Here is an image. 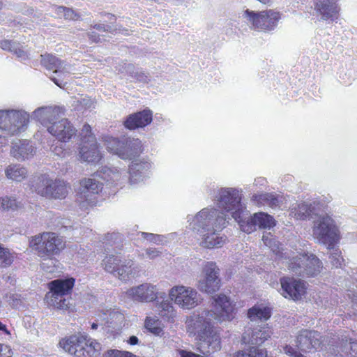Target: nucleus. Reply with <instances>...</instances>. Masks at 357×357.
I'll return each instance as SVG.
<instances>
[{
    "label": "nucleus",
    "instance_id": "obj_1",
    "mask_svg": "<svg viewBox=\"0 0 357 357\" xmlns=\"http://www.w3.org/2000/svg\"><path fill=\"white\" fill-rule=\"evenodd\" d=\"M211 310L197 311L187 317L186 331L197 341V349L204 355H210L221 349L220 335L214 326L215 322L231 321L235 316V305L223 294L211 298Z\"/></svg>",
    "mask_w": 357,
    "mask_h": 357
},
{
    "label": "nucleus",
    "instance_id": "obj_2",
    "mask_svg": "<svg viewBox=\"0 0 357 357\" xmlns=\"http://www.w3.org/2000/svg\"><path fill=\"white\" fill-rule=\"evenodd\" d=\"M189 229L199 235L200 246L207 249L222 248L227 238L220 232L226 227L227 215L213 208H204L195 215L187 216Z\"/></svg>",
    "mask_w": 357,
    "mask_h": 357
},
{
    "label": "nucleus",
    "instance_id": "obj_3",
    "mask_svg": "<svg viewBox=\"0 0 357 357\" xmlns=\"http://www.w3.org/2000/svg\"><path fill=\"white\" fill-rule=\"evenodd\" d=\"M262 241L275 254L278 260L285 264L289 270L301 276L315 277L318 275L323 268L321 261L314 255H298L294 252L280 250V244L271 234L263 235Z\"/></svg>",
    "mask_w": 357,
    "mask_h": 357
},
{
    "label": "nucleus",
    "instance_id": "obj_4",
    "mask_svg": "<svg viewBox=\"0 0 357 357\" xmlns=\"http://www.w3.org/2000/svg\"><path fill=\"white\" fill-rule=\"evenodd\" d=\"M63 114L59 107H41L34 110L31 117L40 122L52 136L61 142H68L76 130L66 119H59Z\"/></svg>",
    "mask_w": 357,
    "mask_h": 357
},
{
    "label": "nucleus",
    "instance_id": "obj_5",
    "mask_svg": "<svg viewBox=\"0 0 357 357\" xmlns=\"http://www.w3.org/2000/svg\"><path fill=\"white\" fill-rule=\"evenodd\" d=\"M312 236L327 248H333L340 240V230L335 220L328 214L316 216L312 227Z\"/></svg>",
    "mask_w": 357,
    "mask_h": 357
},
{
    "label": "nucleus",
    "instance_id": "obj_6",
    "mask_svg": "<svg viewBox=\"0 0 357 357\" xmlns=\"http://www.w3.org/2000/svg\"><path fill=\"white\" fill-rule=\"evenodd\" d=\"M29 114L23 110L0 111V153L7 144L6 135H15L26 126Z\"/></svg>",
    "mask_w": 357,
    "mask_h": 357
},
{
    "label": "nucleus",
    "instance_id": "obj_7",
    "mask_svg": "<svg viewBox=\"0 0 357 357\" xmlns=\"http://www.w3.org/2000/svg\"><path fill=\"white\" fill-rule=\"evenodd\" d=\"M79 136L80 142L78 146V159L89 164L98 163L102 158V154L91 126L84 124Z\"/></svg>",
    "mask_w": 357,
    "mask_h": 357
},
{
    "label": "nucleus",
    "instance_id": "obj_8",
    "mask_svg": "<svg viewBox=\"0 0 357 357\" xmlns=\"http://www.w3.org/2000/svg\"><path fill=\"white\" fill-rule=\"evenodd\" d=\"M29 245L43 260L58 255L65 248L63 239L52 232L35 236L30 240Z\"/></svg>",
    "mask_w": 357,
    "mask_h": 357
},
{
    "label": "nucleus",
    "instance_id": "obj_9",
    "mask_svg": "<svg viewBox=\"0 0 357 357\" xmlns=\"http://www.w3.org/2000/svg\"><path fill=\"white\" fill-rule=\"evenodd\" d=\"M75 284L73 278L66 279H56L50 282V293L46 296L48 303L60 310L70 308V296Z\"/></svg>",
    "mask_w": 357,
    "mask_h": 357
},
{
    "label": "nucleus",
    "instance_id": "obj_10",
    "mask_svg": "<svg viewBox=\"0 0 357 357\" xmlns=\"http://www.w3.org/2000/svg\"><path fill=\"white\" fill-rule=\"evenodd\" d=\"M241 201V194L236 188H222L217 197V205L222 210L221 212L227 215V220L229 217L227 213H230L237 222L244 213Z\"/></svg>",
    "mask_w": 357,
    "mask_h": 357
},
{
    "label": "nucleus",
    "instance_id": "obj_11",
    "mask_svg": "<svg viewBox=\"0 0 357 357\" xmlns=\"http://www.w3.org/2000/svg\"><path fill=\"white\" fill-rule=\"evenodd\" d=\"M172 302L183 310H190L202 302V297L193 287L183 284L175 285L169 291Z\"/></svg>",
    "mask_w": 357,
    "mask_h": 357
},
{
    "label": "nucleus",
    "instance_id": "obj_12",
    "mask_svg": "<svg viewBox=\"0 0 357 357\" xmlns=\"http://www.w3.org/2000/svg\"><path fill=\"white\" fill-rule=\"evenodd\" d=\"M104 269L122 281H128L138 273V268L131 259L121 260L118 255L107 256L102 261Z\"/></svg>",
    "mask_w": 357,
    "mask_h": 357
},
{
    "label": "nucleus",
    "instance_id": "obj_13",
    "mask_svg": "<svg viewBox=\"0 0 357 357\" xmlns=\"http://www.w3.org/2000/svg\"><path fill=\"white\" fill-rule=\"evenodd\" d=\"M107 149L123 160H131L142 151V142L138 139L123 137L121 139L112 137L105 138Z\"/></svg>",
    "mask_w": 357,
    "mask_h": 357
},
{
    "label": "nucleus",
    "instance_id": "obj_14",
    "mask_svg": "<svg viewBox=\"0 0 357 357\" xmlns=\"http://www.w3.org/2000/svg\"><path fill=\"white\" fill-rule=\"evenodd\" d=\"M70 186L63 181L53 179L48 175H41L36 183V192L45 197L64 199L68 194Z\"/></svg>",
    "mask_w": 357,
    "mask_h": 357
},
{
    "label": "nucleus",
    "instance_id": "obj_15",
    "mask_svg": "<svg viewBox=\"0 0 357 357\" xmlns=\"http://www.w3.org/2000/svg\"><path fill=\"white\" fill-rule=\"evenodd\" d=\"M243 17L255 29L268 31L277 26L280 14L273 10L254 12L247 9L244 11Z\"/></svg>",
    "mask_w": 357,
    "mask_h": 357
},
{
    "label": "nucleus",
    "instance_id": "obj_16",
    "mask_svg": "<svg viewBox=\"0 0 357 357\" xmlns=\"http://www.w3.org/2000/svg\"><path fill=\"white\" fill-rule=\"evenodd\" d=\"M40 56L41 64L47 70H53L52 75L50 77L51 80L59 87L65 85L66 82H64V79L68 75L71 73L73 70L72 66L50 54H45L40 55Z\"/></svg>",
    "mask_w": 357,
    "mask_h": 357
},
{
    "label": "nucleus",
    "instance_id": "obj_17",
    "mask_svg": "<svg viewBox=\"0 0 357 357\" xmlns=\"http://www.w3.org/2000/svg\"><path fill=\"white\" fill-rule=\"evenodd\" d=\"M202 278L197 284L198 289L204 293L213 294L220 288L219 269L215 262L205 261L202 264Z\"/></svg>",
    "mask_w": 357,
    "mask_h": 357
},
{
    "label": "nucleus",
    "instance_id": "obj_18",
    "mask_svg": "<svg viewBox=\"0 0 357 357\" xmlns=\"http://www.w3.org/2000/svg\"><path fill=\"white\" fill-rule=\"evenodd\" d=\"M102 189V183L96 177L84 178L80 181V195L77 198L81 209L86 210L89 206L95 205L93 196Z\"/></svg>",
    "mask_w": 357,
    "mask_h": 357
},
{
    "label": "nucleus",
    "instance_id": "obj_19",
    "mask_svg": "<svg viewBox=\"0 0 357 357\" xmlns=\"http://www.w3.org/2000/svg\"><path fill=\"white\" fill-rule=\"evenodd\" d=\"M126 296L135 301L152 302L158 298H163L165 293L160 292L156 285L145 282L128 289Z\"/></svg>",
    "mask_w": 357,
    "mask_h": 357
},
{
    "label": "nucleus",
    "instance_id": "obj_20",
    "mask_svg": "<svg viewBox=\"0 0 357 357\" xmlns=\"http://www.w3.org/2000/svg\"><path fill=\"white\" fill-rule=\"evenodd\" d=\"M241 229L250 234L259 228H271L275 225L273 218L265 213H256L252 217L245 218L244 213L238 220Z\"/></svg>",
    "mask_w": 357,
    "mask_h": 357
},
{
    "label": "nucleus",
    "instance_id": "obj_21",
    "mask_svg": "<svg viewBox=\"0 0 357 357\" xmlns=\"http://www.w3.org/2000/svg\"><path fill=\"white\" fill-rule=\"evenodd\" d=\"M280 294L286 298L300 300L306 291V284L300 279L285 277L280 279Z\"/></svg>",
    "mask_w": 357,
    "mask_h": 357
},
{
    "label": "nucleus",
    "instance_id": "obj_22",
    "mask_svg": "<svg viewBox=\"0 0 357 357\" xmlns=\"http://www.w3.org/2000/svg\"><path fill=\"white\" fill-rule=\"evenodd\" d=\"M321 336L317 331L303 330L296 337V346L302 351L310 352L321 347Z\"/></svg>",
    "mask_w": 357,
    "mask_h": 357
},
{
    "label": "nucleus",
    "instance_id": "obj_23",
    "mask_svg": "<svg viewBox=\"0 0 357 357\" xmlns=\"http://www.w3.org/2000/svg\"><path fill=\"white\" fill-rule=\"evenodd\" d=\"M152 164L145 159H135L129 166V181L130 183H137L149 176Z\"/></svg>",
    "mask_w": 357,
    "mask_h": 357
},
{
    "label": "nucleus",
    "instance_id": "obj_24",
    "mask_svg": "<svg viewBox=\"0 0 357 357\" xmlns=\"http://www.w3.org/2000/svg\"><path fill=\"white\" fill-rule=\"evenodd\" d=\"M85 335H74L59 342V345L69 354L77 357L85 356Z\"/></svg>",
    "mask_w": 357,
    "mask_h": 357
},
{
    "label": "nucleus",
    "instance_id": "obj_25",
    "mask_svg": "<svg viewBox=\"0 0 357 357\" xmlns=\"http://www.w3.org/2000/svg\"><path fill=\"white\" fill-rule=\"evenodd\" d=\"M35 153V148L26 139H17L12 143L10 155L19 161L28 160L32 158Z\"/></svg>",
    "mask_w": 357,
    "mask_h": 357
},
{
    "label": "nucleus",
    "instance_id": "obj_26",
    "mask_svg": "<svg viewBox=\"0 0 357 357\" xmlns=\"http://www.w3.org/2000/svg\"><path fill=\"white\" fill-rule=\"evenodd\" d=\"M252 200L258 205H266L273 208H281L286 202L285 197L276 193L256 194L252 196Z\"/></svg>",
    "mask_w": 357,
    "mask_h": 357
},
{
    "label": "nucleus",
    "instance_id": "obj_27",
    "mask_svg": "<svg viewBox=\"0 0 357 357\" xmlns=\"http://www.w3.org/2000/svg\"><path fill=\"white\" fill-rule=\"evenodd\" d=\"M152 121V113L145 109L142 112L130 115L124 122L125 126L128 129L143 128L149 125Z\"/></svg>",
    "mask_w": 357,
    "mask_h": 357
},
{
    "label": "nucleus",
    "instance_id": "obj_28",
    "mask_svg": "<svg viewBox=\"0 0 357 357\" xmlns=\"http://www.w3.org/2000/svg\"><path fill=\"white\" fill-rule=\"evenodd\" d=\"M316 8L324 20H335L337 18L339 10L333 0H320L317 3Z\"/></svg>",
    "mask_w": 357,
    "mask_h": 357
},
{
    "label": "nucleus",
    "instance_id": "obj_29",
    "mask_svg": "<svg viewBox=\"0 0 357 357\" xmlns=\"http://www.w3.org/2000/svg\"><path fill=\"white\" fill-rule=\"evenodd\" d=\"M317 205L315 202L298 204L291 208V215L297 220H305L315 214Z\"/></svg>",
    "mask_w": 357,
    "mask_h": 357
},
{
    "label": "nucleus",
    "instance_id": "obj_30",
    "mask_svg": "<svg viewBox=\"0 0 357 357\" xmlns=\"http://www.w3.org/2000/svg\"><path fill=\"white\" fill-rule=\"evenodd\" d=\"M96 177H101L106 181V182L118 185L125 182L126 176L122 175V172L116 167H105L100 172L96 175Z\"/></svg>",
    "mask_w": 357,
    "mask_h": 357
},
{
    "label": "nucleus",
    "instance_id": "obj_31",
    "mask_svg": "<svg viewBox=\"0 0 357 357\" xmlns=\"http://www.w3.org/2000/svg\"><path fill=\"white\" fill-rule=\"evenodd\" d=\"M5 175L9 180L21 182L27 177L28 171L20 165L11 164L5 168Z\"/></svg>",
    "mask_w": 357,
    "mask_h": 357
},
{
    "label": "nucleus",
    "instance_id": "obj_32",
    "mask_svg": "<svg viewBox=\"0 0 357 357\" xmlns=\"http://www.w3.org/2000/svg\"><path fill=\"white\" fill-rule=\"evenodd\" d=\"M271 316V309L264 304H257L250 308L248 312V318L254 321L257 320L266 321Z\"/></svg>",
    "mask_w": 357,
    "mask_h": 357
},
{
    "label": "nucleus",
    "instance_id": "obj_33",
    "mask_svg": "<svg viewBox=\"0 0 357 357\" xmlns=\"http://www.w3.org/2000/svg\"><path fill=\"white\" fill-rule=\"evenodd\" d=\"M155 307L158 314L162 317L164 320L170 322H173L174 321V318L176 316V310L169 301L166 300L160 303L157 302L155 303Z\"/></svg>",
    "mask_w": 357,
    "mask_h": 357
},
{
    "label": "nucleus",
    "instance_id": "obj_34",
    "mask_svg": "<svg viewBox=\"0 0 357 357\" xmlns=\"http://www.w3.org/2000/svg\"><path fill=\"white\" fill-rule=\"evenodd\" d=\"M145 328L155 335L163 334V324L157 317L147 316L144 321Z\"/></svg>",
    "mask_w": 357,
    "mask_h": 357
},
{
    "label": "nucleus",
    "instance_id": "obj_35",
    "mask_svg": "<svg viewBox=\"0 0 357 357\" xmlns=\"http://www.w3.org/2000/svg\"><path fill=\"white\" fill-rule=\"evenodd\" d=\"M234 357H268L266 349L258 346H252L236 352Z\"/></svg>",
    "mask_w": 357,
    "mask_h": 357
},
{
    "label": "nucleus",
    "instance_id": "obj_36",
    "mask_svg": "<svg viewBox=\"0 0 357 357\" xmlns=\"http://www.w3.org/2000/svg\"><path fill=\"white\" fill-rule=\"evenodd\" d=\"M272 335V331L268 327L256 329L253 331L250 341L252 344H261L268 340Z\"/></svg>",
    "mask_w": 357,
    "mask_h": 357
},
{
    "label": "nucleus",
    "instance_id": "obj_37",
    "mask_svg": "<svg viewBox=\"0 0 357 357\" xmlns=\"http://www.w3.org/2000/svg\"><path fill=\"white\" fill-rule=\"evenodd\" d=\"M344 357H357V341L346 340L341 345V354Z\"/></svg>",
    "mask_w": 357,
    "mask_h": 357
},
{
    "label": "nucleus",
    "instance_id": "obj_38",
    "mask_svg": "<svg viewBox=\"0 0 357 357\" xmlns=\"http://www.w3.org/2000/svg\"><path fill=\"white\" fill-rule=\"evenodd\" d=\"M85 341L86 344H85L84 351L85 356H96L100 354L101 350V345L96 340L89 337L85 335Z\"/></svg>",
    "mask_w": 357,
    "mask_h": 357
},
{
    "label": "nucleus",
    "instance_id": "obj_39",
    "mask_svg": "<svg viewBox=\"0 0 357 357\" xmlns=\"http://www.w3.org/2000/svg\"><path fill=\"white\" fill-rule=\"evenodd\" d=\"M125 72L140 82H147L149 79L148 75L139 69H136L132 64H126Z\"/></svg>",
    "mask_w": 357,
    "mask_h": 357
},
{
    "label": "nucleus",
    "instance_id": "obj_40",
    "mask_svg": "<svg viewBox=\"0 0 357 357\" xmlns=\"http://www.w3.org/2000/svg\"><path fill=\"white\" fill-rule=\"evenodd\" d=\"M21 203L17 202L14 197H0V209L3 211L16 210L21 207Z\"/></svg>",
    "mask_w": 357,
    "mask_h": 357
},
{
    "label": "nucleus",
    "instance_id": "obj_41",
    "mask_svg": "<svg viewBox=\"0 0 357 357\" xmlns=\"http://www.w3.org/2000/svg\"><path fill=\"white\" fill-rule=\"evenodd\" d=\"M330 250L329 258L331 264L337 268L342 265L343 258L340 250L335 248V245L333 248H328Z\"/></svg>",
    "mask_w": 357,
    "mask_h": 357
},
{
    "label": "nucleus",
    "instance_id": "obj_42",
    "mask_svg": "<svg viewBox=\"0 0 357 357\" xmlns=\"http://www.w3.org/2000/svg\"><path fill=\"white\" fill-rule=\"evenodd\" d=\"M141 236L143 238L147 240L149 242L159 244L163 241L164 236L159 234H154L152 233L141 232Z\"/></svg>",
    "mask_w": 357,
    "mask_h": 357
},
{
    "label": "nucleus",
    "instance_id": "obj_43",
    "mask_svg": "<svg viewBox=\"0 0 357 357\" xmlns=\"http://www.w3.org/2000/svg\"><path fill=\"white\" fill-rule=\"evenodd\" d=\"M17 43L12 40H3L0 41V47L6 51L17 53Z\"/></svg>",
    "mask_w": 357,
    "mask_h": 357
},
{
    "label": "nucleus",
    "instance_id": "obj_44",
    "mask_svg": "<svg viewBox=\"0 0 357 357\" xmlns=\"http://www.w3.org/2000/svg\"><path fill=\"white\" fill-rule=\"evenodd\" d=\"M58 13L62 15L67 20H75L77 17L73 10L61 6L58 8Z\"/></svg>",
    "mask_w": 357,
    "mask_h": 357
},
{
    "label": "nucleus",
    "instance_id": "obj_45",
    "mask_svg": "<svg viewBox=\"0 0 357 357\" xmlns=\"http://www.w3.org/2000/svg\"><path fill=\"white\" fill-rule=\"evenodd\" d=\"M41 264V268L43 270L47 273H53L55 270L56 266V260L53 259L52 257L47 259V260H44Z\"/></svg>",
    "mask_w": 357,
    "mask_h": 357
},
{
    "label": "nucleus",
    "instance_id": "obj_46",
    "mask_svg": "<svg viewBox=\"0 0 357 357\" xmlns=\"http://www.w3.org/2000/svg\"><path fill=\"white\" fill-rule=\"evenodd\" d=\"M121 240V236L117 233L107 234L104 239L103 243L106 244L113 245L118 241Z\"/></svg>",
    "mask_w": 357,
    "mask_h": 357
},
{
    "label": "nucleus",
    "instance_id": "obj_47",
    "mask_svg": "<svg viewBox=\"0 0 357 357\" xmlns=\"http://www.w3.org/2000/svg\"><path fill=\"white\" fill-rule=\"evenodd\" d=\"M283 351L293 357H305L303 354H301L299 351H296L294 348L290 347V346H285L283 348Z\"/></svg>",
    "mask_w": 357,
    "mask_h": 357
},
{
    "label": "nucleus",
    "instance_id": "obj_48",
    "mask_svg": "<svg viewBox=\"0 0 357 357\" xmlns=\"http://www.w3.org/2000/svg\"><path fill=\"white\" fill-rule=\"evenodd\" d=\"M123 355L124 351L110 349L104 354V357H123Z\"/></svg>",
    "mask_w": 357,
    "mask_h": 357
},
{
    "label": "nucleus",
    "instance_id": "obj_49",
    "mask_svg": "<svg viewBox=\"0 0 357 357\" xmlns=\"http://www.w3.org/2000/svg\"><path fill=\"white\" fill-rule=\"evenodd\" d=\"M11 349L8 345L0 343V357H10Z\"/></svg>",
    "mask_w": 357,
    "mask_h": 357
},
{
    "label": "nucleus",
    "instance_id": "obj_50",
    "mask_svg": "<svg viewBox=\"0 0 357 357\" xmlns=\"http://www.w3.org/2000/svg\"><path fill=\"white\" fill-rule=\"evenodd\" d=\"M6 298L10 305L13 307H16L20 303L18 296L16 294H10L9 295H6Z\"/></svg>",
    "mask_w": 357,
    "mask_h": 357
},
{
    "label": "nucleus",
    "instance_id": "obj_51",
    "mask_svg": "<svg viewBox=\"0 0 357 357\" xmlns=\"http://www.w3.org/2000/svg\"><path fill=\"white\" fill-rule=\"evenodd\" d=\"M109 317H110L111 321H109L108 319V317H107L106 319L107 320L106 323H109L110 324H114V322L113 321L114 319H116L118 321H122L123 319V316L121 314L116 312H110L109 314Z\"/></svg>",
    "mask_w": 357,
    "mask_h": 357
},
{
    "label": "nucleus",
    "instance_id": "obj_52",
    "mask_svg": "<svg viewBox=\"0 0 357 357\" xmlns=\"http://www.w3.org/2000/svg\"><path fill=\"white\" fill-rule=\"evenodd\" d=\"M51 151L54 155L59 157H64L66 155V152L61 145L52 147Z\"/></svg>",
    "mask_w": 357,
    "mask_h": 357
},
{
    "label": "nucleus",
    "instance_id": "obj_53",
    "mask_svg": "<svg viewBox=\"0 0 357 357\" xmlns=\"http://www.w3.org/2000/svg\"><path fill=\"white\" fill-rule=\"evenodd\" d=\"M146 255L151 259L160 256V252L155 248H148L146 250Z\"/></svg>",
    "mask_w": 357,
    "mask_h": 357
},
{
    "label": "nucleus",
    "instance_id": "obj_54",
    "mask_svg": "<svg viewBox=\"0 0 357 357\" xmlns=\"http://www.w3.org/2000/svg\"><path fill=\"white\" fill-rule=\"evenodd\" d=\"M17 52H13V53L15 54L17 56V57H19L22 59H25L27 56H26L24 51L21 49L19 43H17Z\"/></svg>",
    "mask_w": 357,
    "mask_h": 357
},
{
    "label": "nucleus",
    "instance_id": "obj_55",
    "mask_svg": "<svg viewBox=\"0 0 357 357\" xmlns=\"http://www.w3.org/2000/svg\"><path fill=\"white\" fill-rule=\"evenodd\" d=\"M266 183V180L265 178L264 177H259V178H257L255 180V183L254 184L255 185H260V186H264L265 185Z\"/></svg>",
    "mask_w": 357,
    "mask_h": 357
},
{
    "label": "nucleus",
    "instance_id": "obj_56",
    "mask_svg": "<svg viewBox=\"0 0 357 357\" xmlns=\"http://www.w3.org/2000/svg\"><path fill=\"white\" fill-rule=\"evenodd\" d=\"M93 27L99 31H109V29H110L109 26H105L104 24H95Z\"/></svg>",
    "mask_w": 357,
    "mask_h": 357
},
{
    "label": "nucleus",
    "instance_id": "obj_57",
    "mask_svg": "<svg viewBox=\"0 0 357 357\" xmlns=\"http://www.w3.org/2000/svg\"><path fill=\"white\" fill-rule=\"evenodd\" d=\"M89 38L92 41L95 43H98L101 41L100 36L97 35L96 33H95L94 31H92L89 33Z\"/></svg>",
    "mask_w": 357,
    "mask_h": 357
},
{
    "label": "nucleus",
    "instance_id": "obj_58",
    "mask_svg": "<svg viewBox=\"0 0 357 357\" xmlns=\"http://www.w3.org/2000/svg\"><path fill=\"white\" fill-rule=\"evenodd\" d=\"M104 324L102 321H99L98 320H97L96 322H93L91 324V328L93 330H96L99 326H102Z\"/></svg>",
    "mask_w": 357,
    "mask_h": 357
},
{
    "label": "nucleus",
    "instance_id": "obj_59",
    "mask_svg": "<svg viewBox=\"0 0 357 357\" xmlns=\"http://www.w3.org/2000/svg\"><path fill=\"white\" fill-rule=\"evenodd\" d=\"M138 338L136 336H131L128 342L131 345H135L138 343Z\"/></svg>",
    "mask_w": 357,
    "mask_h": 357
},
{
    "label": "nucleus",
    "instance_id": "obj_60",
    "mask_svg": "<svg viewBox=\"0 0 357 357\" xmlns=\"http://www.w3.org/2000/svg\"><path fill=\"white\" fill-rule=\"evenodd\" d=\"M0 330L5 331L6 333L9 332L6 330V326L0 321Z\"/></svg>",
    "mask_w": 357,
    "mask_h": 357
},
{
    "label": "nucleus",
    "instance_id": "obj_61",
    "mask_svg": "<svg viewBox=\"0 0 357 357\" xmlns=\"http://www.w3.org/2000/svg\"><path fill=\"white\" fill-rule=\"evenodd\" d=\"M258 1L263 3H269V1H270V0H258Z\"/></svg>",
    "mask_w": 357,
    "mask_h": 357
},
{
    "label": "nucleus",
    "instance_id": "obj_62",
    "mask_svg": "<svg viewBox=\"0 0 357 357\" xmlns=\"http://www.w3.org/2000/svg\"><path fill=\"white\" fill-rule=\"evenodd\" d=\"M2 6H3V3H2V2L0 1V9H1Z\"/></svg>",
    "mask_w": 357,
    "mask_h": 357
},
{
    "label": "nucleus",
    "instance_id": "obj_63",
    "mask_svg": "<svg viewBox=\"0 0 357 357\" xmlns=\"http://www.w3.org/2000/svg\"><path fill=\"white\" fill-rule=\"evenodd\" d=\"M8 280L10 279V276L7 277Z\"/></svg>",
    "mask_w": 357,
    "mask_h": 357
}]
</instances>
